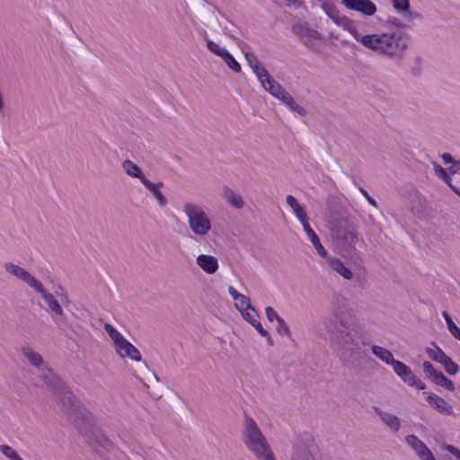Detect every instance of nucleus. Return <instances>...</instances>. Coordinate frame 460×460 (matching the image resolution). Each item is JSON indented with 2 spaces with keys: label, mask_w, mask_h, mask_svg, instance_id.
Wrapping results in <instances>:
<instances>
[{
  "label": "nucleus",
  "mask_w": 460,
  "mask_h": 460,
  "mask_svg": "<svg viewBox=\"0 0 460 460\" xmlns=\"http://www.w3.org/2000/svg\"><path fill=\"white\" fill-rule=\"evenodd\" d=\"M330 308L331 314L324 319L323 325L331 346L343 366L358 368L367 358L360 345L369 344L365 341L361 324L341 292H332Z\"/></svg>",
  "instance_id": "f257e3e1"
},
{
  "label": "nucleus",
  "mask_w": 460,
  "mask_h": 460,
  "mask_svg": "<svg viewBox=\"0 0 460 460\" xmlns=\"http://www.w3.org/2000/svg\"><path fill=\"white\" fill-rule=\"evenodd\" d=\"M325 220L330 236L342 256L356 254V245L359 242L357 226L349 211L336 204H328Z\"/></svg>",
  "instance_id": "f03ea898"
},
{
  "label": "nucleus",
  "mask_w": 460,
  "mask_h": 460,
  "mask_svg": "<svg viewBox=\"0 0 460 460\" xmlns=\"http://www.w3.org/2000/svg\"><path fill=\"white\" fill-rule=\"evenodd\" d=\"M358 41L365 48L388 58H401L407 49V43L396 33L360 34Z\"/></svg>",
  "instance_id": "7ed1b4c3"
},
{
  "label": "nucleus",
  "mask_w": 460,
  "mask_h": 460,
  "mask_svg": "<svg viewBox=\"0 0 460 460\" xmlns=\"http://www.w3.org/2000/svg\"><path fill=\"white\" fill-rule=\"evenodd\" d=\"M242 440L247 449L259 460H276L265 436L255 420L244 415L242 429Z\"/></svg>",
  "instance_id": "20e7f679"
},
{
  "label": "nucleus",
  "mask_w": 460,
  "mask_h": 460,
  "mask_svg": "<svg viewBox=\"0 0 460 460\" xmlns=\"http://www.w3.org/2000/svg\"><path fill=\"white\" fill-rule=\"evenodd\" d=\"M54 394L75 428L80 427L83 421L90 420L91 412L80 405L79 401L75 398L74 394L66 388L65 384L63 387L55 392Z\"/></svg>",
  "instance_id": "39448f33"
},
{
  "label": "nucleus",
  "mask_w": 460,
  "mask_h": 460,
  "mask_svg": "<svg viewBox=\"0 0 460 460\" xmlns=\"http://www.w3.org/2000/svg\"><path fill=\"white\" fill-rule=\"evenodd\" d=\"M190 231L197 236L204 237L208 234L212 225L209 217L198 204L185 202L182 207Z\"/></svg>",
  "instance_id": "423d86ee"
},
{
  "label": "nucleus",
  "mask_w": 460,
  "mask_h": 460,
  "mask_svg": "<svg viewBox=\"0 0 460 460\" xmlns=\"http://www.w3.org/2000/svg\"><path fill=\"white\" fill-rule=\"evenodd\" d=\"M401 196L409 203V209L420 218L428 217L431 212V207L426 197L411 183H404L400 188Z\"/></svg>",
  "instance_id": "0eeeda50"
},
{
  "label": "nucleus",
  "mask_w": 460,
  "mask_h": 460,
  "mask_svg": "<svg viewBox=\"0 0 460 460\" xmlns=\"http://www.w3.org/2000/svg\"><path fill=\"white\" fill-rule=\"evenodd\" d=\"M76 429L84 435L86 442L98 453L110 451L113 447L112 442L104 436L102 430L93 425V417L89 421H83Z\"/></svg>",
  "instance_id": "6e6552de"
},
{
  "label": "nucleus",
  "mask_w": 460,
  "mask_h": 460,
  "mask_svg": "<svg viewBox=\"0 0 460 460\" xmlns=\"http://www.w3.org/2000/svg\"><path fill=\"white\" fill-rule=\"evenodd\" d=\"M315 445L313 438L305 434L298 437L292 446L288 460H316Z\"/></svg>",
  "instance_id": "1a4fd4ad"
},
{
  "label": "nucleus",
  "mask_w": 460,
  "mask_h": 460,
  "mask_svg": "<svg viewBox=\"0 0 460 460\" xmlns=\"http://www.w3.org/2000/svg\"><path fill=\"white\" fill-rule=\"evenodd\" d=\"M3 268L9 277L22 281L29 288H42V283L40 279H36L29 270L19 264L7 261L4 262Z\"/></svg>",
  "instance_id": "9d476101"
},
{
  "label": "nucleus",
  "mask_w": 460,
  "mask_h": 460,
  "mask_svg": "<svg viewBox=\"0 0 460 460\" xmlns=\"http://www.w3.org/2000/svg\"><path fill=\"white\" fill-rule=\"evenodd\" d=\"M140 371L141 373L143 374L144 377L143 378H139L143 385L146 387V388H151L150 391H148V394H150V396L155 399V400H158L160 398H162L163 396V388L158 385L159 383V377L153 372L150 370V368L148 367L147 364L146 362H141V365H140Z\"/></svg>",
  "instance_id": "9b49d317"
},
{
  "label": "nucleus",
  "mask_w": 460,
  "mask_h": 460,
  "mask_svg": "<svg viewBox=\"0 0 460 460\" xmlns=\"http://www.w3.org/2000/svg\"><path fill=\"white\" fill-rule=\"evenodd\" d=\"M205 40L208 49L213 54L221 58L229 69L234 73H240L242 71L240 64L225 48L221 47L219 44L214 42L207 37Z\"/></svg>",
  "instance_id": "f8f14e48"
},
{
  "label": "nucleus",
  "mask_w": 460,
  "mask_h": 460,
  "mask_svg": "<svg viewBox=\"0 0 460 460\" xmlns=\"http://www.w3.org/2000/svg\"><path fill=\"white\" fill-rule=\"evenodd\" d=\"M392 367L394 373L409 386H415L419 390H424L426 388L425 384L418 378L404 363L396 360Z\"/></svg>",
  "instance_id": "ddd939ff"
},
{
  "label": "nucleus",
  "mask_w": 460,
  "mask_h": 460,
  "mask_svg": "<svg viewBox=\"0 0 460 460\" xmlns=\"http://www.w3.org/2000/svg\"><path fill=\"white\" fill-rule=\"evenodd\" d=\"M423 372L426 378L435 385L444 387L448 391L455 390L454 383L448 379L441 371L437 370L429 361L423 362Z\"/></svg>",
  "instance_id": "4468645a"
},
{
  "label": "nucleus",
  "mask_w": 460,
  "mask_h": 460,
  "mask_svg": "<svg viewBox=\"0 0 460 460\" xmlns=\"http://www.w3.org/2000/svg\"><path fill=\"white\" fill-rule=\"evenodd\" d=\"M40 294L44 303L49 308L58 315L63 314L61 305L67 303V296L59 292L56 291L55 294L49 293L47 289H37Z\"/></svg>",
  "instance_id": "2eb2a0df"
},
{
  "label": "nucleus",
  "mask_w": 460,
  "mask_h": 460,
  "mask_svg": "<svg viewBox=\"0 0 460 460\" xmlns=\"http://www.w3.org/2000/svg\"><path fill=\"white\" fill-rule=\"evenodd\" d=\"M292 32L308 48H313L321 40V34L317 31L304 23L293 25Z\"/></svg>",
  "instance_id": "dca6fc26"
},
{
  "label": "nucleus",
  "mask_w": 460,
  "mask_h": 460,
  "mask_svg": "<svg viewBox=\"0 0 460 460\" xmlns=\"http://www.w3.org/2000/svg\"><path fill=\"white\" fill-rule=\"evenodd\" d=\"M39 377L52 394L63 387L64 382L48 366L40 368Z\"/></svg>",
  "instance_id": "f3484780"
},
{
  "label": "nucleus",
  "mask_w": 460,
  "mask_h": 460,
  "mask_svg": "<svg viewBox=\"0 0 460 460\" xmlns=\"http://www.w3.org/2000/svg\"><path fill=\"white\" fill-rule=\"evenodd\" d=\"M347 9L354 10L367 16H372L376 12V4L370 0H341Z\"/></svg>",
  "instance_id": "a211bd4d"
},
{
  "label": "nucleus",
  "mask_w": 460,
  "mask_h": 460,
  "mask_svg": "<svg viewBox=\"0 0 460 460\" xmlns=\"http://www.w3.org/2000/svg\"><path fill=\"white\" fill-rule=\"evenodd\" d=\"M423 395L429 403V405L438 411L439 413L446 415L454 414L453 407L444 398L429 392H424Z\"/></svg>",
  "instance_id": "6ab92c4d"
},
{
  "label": "nucleus",
  "mask_w": 460,
  "mask_h": 460,
  "mask_svg": "<svg viewBox=\"0 0 460 460\" xmlns=\"http://www.w3.org/2000/svg\"><path fill=\"white\" fill-rule=\"evenodd\" d=\"M115 351L123 358H128L137 362L142 361L139 350L126 339L115 347Z\"/></svg>",
  "instance_id": "aec40b11"
},
{
  "label": "nucleus",
  "mask_w": 460,
  "mask_h": 460,
  "mask_svg": "<svg viewBox=\"0 0 460 460\" xmlns=\"http://www.w3.org/2000/svg\"><path fill=\"white\" fill-rule=\"evenodd\" d=\"M383 423L394 433L401 429V420L394 414L381 410L378 406L372 407Z\"/></svg>",
  "instance_id": "412c9836"
},
{
  "label": "nucleus",
  "mask_w": 460,
  "mask_h": 460,
  "mask_svg": "<svg viewBox=\"0 0 460 460\" xmlns=\"http://www.w3.org/2000/svg\"><path fill=\"white\" fill-rule=\"evenodd\" d=\"M260 83L266 92L270 93L272 96L279 100L286 91L277 81H275L270 75L269 73H267L266 76H262Z\"/></svg>",
  "instance_id": "4be33fe9"
},
{
  "label": "nucleus",
  "mask_w": 460,
  "mask_h": 460,
  "mask_svg": "<svg viewBox=\"0 0 460 460\" xmlns=\"http://www.w3.org/2000/svg\"><path fill=\"white\" fill-rule=\"evenodd\" d=\"M197 264L208 274L215 273L218 268L217 258L208 254L198 255Z\"/></svg>",
  "instance_id": "5701e85b"
},
{
  "label": "nucleus",
  "mask_w": 460,
  "mask_h": 460,
  "mask_svg": "<svg viewBox=\"0 0 460 460\" xmlns=\"http://www.w3.org/2000/svg\"><path fill=\"white\" fill-rule=\"evenodd\" d=\"M245 59L252 70V72L255 74L256 77L259 81H261L262 76H266L268 71L266 68L262 66V64L258 60L256 56L252 53L246 52L244 54Z\"/></svg>",
  "instance_id": "b1692460"
},
{
  "label": "nucleus",
  "mask_w": 460,
  "mask_h": 460,
  "mask_svg": "<svg viewBox=\"0 0 460 460\" xmlns=\"http://www.w3.org/2000/svg\"><path fill=\"white\" fill-rule=\"evenodd\" d=\"M287 204L291 208L296 218L301 223L302 226L308 223L307 215L305 208L298 203L296 199L292 195H288L286 198Z\"/></svg>",
  "instance_id": "393cba45"
},
{
  "label": "nucleus",
  "mask_w": 460,
  "mask_h": 460,
  "mask_svg": "<svg viewBox=\"0 0 460 460\" xmlns=\"http://www.w3.org/2000/svg\"><path fill=\"white\" fill-rule=\"evenodd\" d=\"M228 290H229L230 296H232L233 300L234 301V307L238 312L244 311L247 309L249 310L252 308V305L251 304V300H250L249 296L240 294L237 291V289H228Z\"/></svg>",
  "instance_id": "a878e982"
},
{
  "label": "nucleus",
  "mask_w": 460,
  "mask_h": 460,
  "mask_svg": "<svg viewBox=\"0 0 460 460\" xmlns=\"http://www.w3.org/2000/svg\"><path fill=\"white\" fill-rule=\"evenodd\" d=\"M143 185L150 190V192L154 195V197L156 199L157 203L160 207H165L168 203L167 199L165 196L162 193L160 190V187L164 185L162 181H159L157 183H154L150 181L148 179L144 181Z\"/></svg>",
  "instance_id": "bb28decb"
},
{
  "label": "nucleus",
  "mask_w": 460,
  "mask_h": 460,
  "mask_svg": "<svg viewBox=\"0 0 460 460\" xmlns=\"http://www.w3.org/2000/svg\"><path fill=\"white\" fill-rule=\"evenodd\" d=\"M332 21L338 25L343 28V30L349 31L356 40L359 39L360 33L357 31L354 26V22L345 16H332Z\"/></svg>",
  "instance_id": "cd10ccee"
},
{
  "label": "nucleus",
  "mask_w": 460,
  "mask_h": 460,
  "mask_svg": "<svg viewBox=\"0 0 460 460\" xmlns=\"http://www.w3.org/2000/svg\"><path fill=\"white\" fill-rule=\"evenodd\" d=\"M122 168L128 176L138 179L142 183L147 180L140 167L130 160H125Z\"/></svg>",
  "instance_id": "c85d7f7f"
},
{
  "label": "nucleus",
  "mask_w": 460,
  "mask_h": 460,
  "mask_svg": "<svg viewBox=\"0 0 460 460\" xmlns=\"http://www.w3.org/2000/svg\"><path fill=\"white\" fill-rule=\"evenodd\" d=\"M434 170L437 175L442 179L456 195L460 197V188L453 183V175L450 173V171L447 172L438 164H434Z\"/></svg>",
  "instance_id": "c756f323"
},
{
  "label": "nucleus",
  "mask_w": 460,
  "mask_h": 460,
  "mask_svg": "<svg viewBox=\"0 0 460 460\" xmlns=\"http://www.w3.org/2000/svg\"><path fill=\"white\" fill-rule=\"evenodd\" d=\"M305 232L306 233L308 238L310 239L312 244L314 245V249L316 250L317 253L321 257H325L327 254L326 250L322 245L320 239L316 233L312 229L309 223H305V225L303 226Z\"/></svg>",
  "instance_id": "7c9ffc66"
},
{
  "label": "nucleus",
  "mask_w": 460,
  "mask_h": 460,
  "mask_svg": "<svg viewBox=\"0 0 460 460\" xmlns=\"http://www.w3.org/2000/svg\"><path fill=\"white\" fill-rule=\"evenodd\" d=\"M21 351L31 366L40 367L43 365L44 360L42 356L33 350L30 346H22Z\"/></svg>",
  "instance_id": "2f4dec72"
},
{
  "label": "nucleus",
  "mask_w": 460,
  "mask_h": 460,
  "mask_svg": "<svg viewBox=\"0 0 460 460\" xmlns=\"http://www.w3.org/2000/svg\"><path fill=\"white\" fill-rule=\"evenodd\" d=\"M371 350L373 354L377 357L380 360L385 362V364L393 366L396 359H394L393 353L381 346L373 345L371 347Z\"/></svg>",
  "instance_id": "473e14b6"
},
{
  "label": "nucleus",
  "mask_w": 460,
  "mask_h": 460,
  "mask_svg": "<svg viewBox=\"0 0 460 460\" xmlns=\"http://www.w3.org/2000/svg\"><path fill=\"white\" fill-rule=\"evenodd\" d=\"M224 198L228 204L235 208H242L243 207L242 196L228 187L224 188Z\"/></svg>",
  "instance_id": "72a5a7b5"
},
{
  "label": "nucleus",
  "mask_w": 460,
  "mask_h": 460,
  "mask_svg": "<svg viewBox=\"0 0 460 460\" xmlns=\"http://www.w3.org/2000/svg\"><path fill=\"white\" fill-rule=\"evenodd\" d=\"M279 100L285 103L291 111L297 112L300 116L304 117L306 115L307 112L305 109L297 104L287 91H285L282 96H280Z\"/></svg>",
  "instance_id": "f704fd0d"
},
{
  "label": "nucleus",
  "mask_w": 460,
  "mask_h": 460,
  "mask_svg": "<svg viewBox=\"0 0 460 460\" xmlns=\"http://www.w3.org/2000/svg\"><path fill=\"white\" fill-rule=\"evenodd\" d=\"M405 441L412 448L417 456H420V454H421V452L428 447L425 443L415 435L406 436Z\"/></svg>",
  "instance_id": "c9c22d12"
},
{
  "label": "nucleus",
  "mask_w": 460,
  "mask_h": 460,
  "mask_svg": "<svg viewBox=\"0 0 460 460\" xmlns=\"http://www.w3.org/2000/svg\"><path fill=\"white\" fill-rule=\"evenodd\" d=\"M431 345L436 348V349L427 348L426 353L429 356V358L436 361L439 364H442V362L445 360V358L447 357V355L438 347L437 346L435 341L431 342Z\"/></svg>",
  "instance_id": "e433bc0d"
},
{
  "label": "nucleus",
  "mask_w": 460,
  "mask_h": 460,
  "mask_svg": "<svg viewBox=\"0 0 460 460\" xmlns=\"http://www.w3.org/2000/svg\"><path fill=\"white\" fill-rule=\"evenodd\" d=\"M332 268L340 273L343 278L349 279L352 277L351 271L339 259H332L330 261Z\"/></svg>",
  "instance_id": "4c0bfd02"
},
{
  "label": "nucleus",
  "mask_w": 460,
  "mask_h": 460,
  "mask_svg": "<svg viewBox=\"0 0 460 460\" xmlns=\"http://www.w3.org/2000/svg\"><path fill=\"white\" fill-rule=\"evenodd\" d=\"M104 330L109 334L110 338L112 340L114 343V348L120 343L125 338L123 335L118 332L111 324L110 323H104L103 325Z\"/></svg>",
  "instance_id": "58836bf2"
},
{
  "label": "nucleus",
  "mask_w": 460,
  "mask_h": 460,
  "mask_svg": "<svg viewBox=\"0 0 460 460\" xmlns=\"http://www.w3.org/2000/svg\"><path fill=\"white\" fill-rule=\"evenodd\" d=\"M42 283V288L44 286H52L53 288H61L62 284L59 281H57L54 275L49 271L43 273L42 280H40Z\"/></svg>",
  "instance_id": "ea45409f"
},
{
  "label": "nucleus",
  "mask_w": 460,
  "mask_h": 460,
  "mask_svg": "<svg viewBox=\"0 0 460 460\" xmlns=\"http://www.w3.org/2000/svg\"><path fill=\"white\" fill-rule=\"evenodd\" d=\"M0 451L4 456L9 458L10 460H22V458L18 455V453L8 445H1Z\"/></svg>",
  "instance_id": "a19ab883"
},
{
  "label": "nucleus",
  "mask_w": 460,
  "mask_h": 460,
  "mask_svg": "<svg viewBox=\"0 0 460 460\" xmlns=\"http://www.w3.org/2000/svg\"><path fill=\"white\" fill-rule=\"evenodd\" d=\"M441 365L448 375H456L458 372L457 364L449 356L445 358Z\"/></svg>",
  "instance_id": "79ce46f5"
},
{
  "label": "nucleus",
  "mask_w": 460,
  "mask_h": 460,
  "mask_svg": "<svg viewBox=\"0 0 460 460\" xmlns=\"http://www.w3.org/2000/svg\"><path fill=\"white\" fill-rule=\"evenodd\" d=\"M393 7L402 14L410 9V0H392Z\"/></svg>",
  "instance_id": "37998d69"
},
{
  "label": "nucleus",
  "mask_w": 460,
  "mask_h": 460,
  "mask_svg": "<svg viewBox=\"0 0 460 460\" xmlns=\"http://www.w3.org/2000/svg\"><path fill=\"white\" fill-rule=\"evenodd\" d=\"M239 313L241 314L242 317L250 324L252 322H255V320L259 317V314L253 306H252V308L249 310L247 309L244 311H240Z\"/></svg>",
  "instance_id": "c03bdc74"
},
{
  "label": "nucleus",
  "mask_w": 460,
  "mask_h": 460,
  "mask_svg": "<svg viewBox=\"0 0 460 460\" xmlns=\"http://www.w3.org/2000/svg\"><path fill=\"white\" fill-rule=\"evenodd\" d=\"M277 323H278V324L276 326V331L280 335H286L288 337H290L291 333H290L289 328H288V324L286 323V322L282 318H280L277 321Z\"/></svg>",
  "instance_id": "a18cd8bd"
},
{
  "label": "nucleus",
  "mask_w": 460,
  "mask_h": 460,
  "mask_svg": "<svg viewBox=\"0 0 460 460\" xmlns=\"http://www.w3.org/2000/svg\"><path fill=\"white\" fill-rule=\"evenodd\" d=\"M265 314H266L268 320L270 322H273L274 320L278 321L279 319L281 318L278 315L276 311L270 306H268L265 308Z\"/></svg>",
  "instance_id": "49530a36"
},
{
  "label": "nucleus",
  "mask_w": 460,
  "mask_h": 460,
  "mask_svg": "<svg viewBox=\"0 0 460 460\" xmlns=\"http://www.w3.org/2000/svg\"><path fill=\"white\" fill-rule=\"evenodd\" d=\"M418 457L420 460H436V457L429 447L424 449Z\"/></svg>",
  "instance_id": "de8ad7c7"
},
{
  "label": "nucleus",
  "mask_w": 460,
  "mask_h": 460,
  "mask_svg": "<svg viewBox=\"0 0 460 460\" xmlns=\"http://www.w3.org/2000/svg\"><path fill=\"white\" fill-rule=\"evenodd\" d=\"M251 325L253 326L261 336H269V332L262 327L261 323L258 321V318L255 322H252Z\"/></svg>",
  "instance_id": "09e8293b"
},
{
  "label": "nucleus",
  "mask_w": 460,
  "mask_h": 460,
  "mask_svg": "<svg viewBox=\"0 0 460 460\" xmlns=\"http://www.w3.org/2000/svg\"><path fill=\"white\" fill-rule=\"evenodd\" d=\"M445 450L455 456L456 458L460 459V450L452 446V445H445L444 446Z\"/></svg>",
  "instance_id": "8fccbe9b"
},
{
  "label": "nucleus",
  "mask_w": 460,
  "mask_h": 460,
  "mask_svg": "<svg viewBox=\"0 0 460 460\" xmlns=\"http://www.w3.org/2000/svg\"><path fill=\"white\" fill-rule=\"evenodd\" d=\"M442 315L447 323V329L449 331L451 328H453L456 325V323H454L450 314L447 311H443Z\"/></svg>",
  "instance_id": "3c124183"
},
{
  "label": "nucleus",
  "mask_w": 460,
  "mask_h": 460,
  "mask_svg": "<svg viewBox=\"0 0 460 460\" xmlns=\"http://www.w3.org/2000/svg\"><path fill=\"white\" fill-rule=\"evenodd\" d=\"M402 15L410 21L421 18V15L418 12H411L410 9H408V12H405Z\"/></svg>",
  "instance_id": "603ef678"
},
{
  "label": "nucleus",
  "mask_w": 460,
  "mask_h": 460,
  "mask_svg": "<svg viewBox=\"0 0 460 460\" xmlns=\"http://www.w3.org/2000/svg\"><path fill=\"white\" fill-rule=\"evenodd\" d=\"M360 192L362 193V195L365 197V199L374 207H377V203L376 201V199H374L367 190H365L363 188H360L359 189Z\"/></svg>",
  "instance_id": "864d4df0"
},
{
  "label": "nucleus",
  "mask_w": 460,
  "mask_h": 460,
  "mask_svg": "<svg viewBox=\"0 0 460 460\" xmlns=\"http://www.w3.org/2000/svg\"><path fill=\"white\" fill-rule=\"evenodd\" d=\"M449 170H450V173L453 176H456V177L460 176V173L458 172V171L460 170V160L455 161L454 165L452 167H450Z\"/></svg>",
  "instance_id": "5fc2aeb1"
},
{
  "label": "nucleus",
  "mask_w": 460,
  "mask_h": 460,
  "mask_svg": "<svg viewBox=\"0 0 460 460\" xmlns=\"http://www.w3.org/2000/svg\"><path fill=\"white\" fill-rule=\"evenodd\" d=\"M388 22L397 28H403L405 25L398 18H389Z\"/></svg>",
  "instance_id": "6e6d98bb"
},
{
  "label": "nucleus",
  "mask_w": 460,
  "mask_h": 460,
  "mask_svg": "<svg viewBox=\"0 0 460 460\" xmlns=\"http://www.w3.org/2000/svg\"><path fill=\"white\" fill-rule=\"evenodd\" d=\"M411 74L414 76H420L421 74V67L420 64H417L415 66L411 68Z\"/></svg>",
  "instance_id": "4d7b16f0"
},
{
  "label": "nucleus",
  "mask_w": 460,
  "mask_h": 460,
  "mask_svg": "<svg viewBox=\"0 0 460 460\" xmlns=\"http://www.w3.org/2000/svg\"><path fill=\"white\" fill-rule=\"evenodd\" d=\"M449 332L456 339H457L458 336L460 335V328L456 324L453 328H451Z\"/></svg>",
  "instance_id": "13d9d810"
},
{
  "label": "nucleus",
  "mask_w": 460,
  "mask_h": 460,
  "mask_svg": "<svg viewBox=\"0 0 460 460\" xmlns=\"http://www.w3.org/2000/svg\"><path fill=\"white\" fill-rule=\"evenodd\" d=\"M278 4L291 6L296 4V0H275Z\"/></svg>",
  "instance_id": "bf43d9fd"
},
{
  "label": "nucleus",
  "mask_w": 460,
  "mask_h": 460,
  "mask_svg": "<svg viewBox=\"0 0 460 460\" xmlns=\"http://www.w3.org/2000/svg\"><path fill=\"white\" fill-rule=\"evenodd\" d=\"M442 159L446 164L454 163V159L452 155L448 153H445L442 155Z\"/></svg>",
  "instance_id": "052dcab7"
},
{
  "label": "nucleus",
  "mask_w": 460,
  "mask_h": 460,
  "mask_svg": "<svg viewBox=\"0 0 460 460\" xmlns=\"http://www.w3.org/2000/svg\"><path fill=\"white\" fill-rule=\"evenodd\" d=\"M267 338V341H268V344L272 346L273 345V341L270 337V335L269 334V336H265Z\"/></svg>",
  "instance_id": "680f3d73"
},
{
  "label": "nucleus",
  "mask_w": 460,
  "mask_h": 460,
  "mask_svg": "<svg viewBox=\"0 0 460 460\" xmlns=\"http://www.w3.org/2000/svg\"><path fill=\"white\" fill-rule=\"evenodd\" d=\"M231 284H232V285H238V284H239V285H241V286H244V285H245V284H244V283H243L240 279H238V283H235V282H233V281H232V282H231Z\"/></svg>",
  "instance_id": "e2e57ef3"
},
{
  "label": "nucleus",
  "mask_w": 460,
  "mask_h": 460,
  "mask_svg": "<svg viewBox=\"0 0 460 460\" xmlns=\"http://www.w3.org/2000/svg\"><path fill=\"white\" fill-rule=\"evenodd\" d=\"M453 177H454V178H453V182H454V181L457 182V181H460V176H458V177L453 176Z\"/></svg>",
  "instance_id": "0e129e2a"
}]
</instances>
